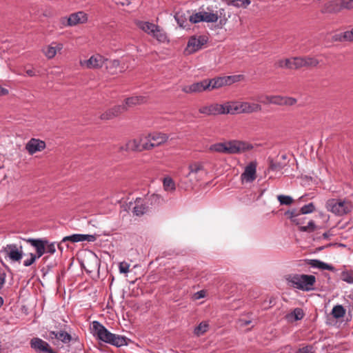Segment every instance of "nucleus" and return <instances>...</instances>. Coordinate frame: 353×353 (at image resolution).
Listing matches in <instances>:
<instances>
[{"label": "nucleus", "instance_id": "54", "mask_svg": "<svg viewBox=\"0 0 353 353\" xmlns=\"http://www.w3.org/2000/svg\"><path fill=\"white\" fill-rule=\"evenodd\" d=\"M29 256H30L29 259H27L23 261V265L26 266V267L30 266L31 265H32L36 261H35L34 254L30 253Z\"/></svg>", "mask_w": 353, "mask_h": 353}, {"label": "nucleus", "instance_id": "44", "mask_svg": "<svg viewBox=\"0 0 353 353\" xmlns=\"http://www.w3.org/2000/svg\"><path fill=\"white\" fill-rule=\"evenodd\" d=\"M314 210H315V207H314V204L312 203H310L308 204L303 205L301 208L300 212H301V214H307L312 213V212H314Z\"/></svg>", "mask_w": 353, "mask_h": 353}, {"label": "nucleus", "instance_id": "36", "mask_svg": "<svg viewBox=\"0 0 353 353\" xmlns=\"http://www.w3.org/2000/svg\"><path fill=\"white\" fill-rule=\"evenodd\" d=\"M341 279L347 283L353 284V271L343 270L341 274Z\"/></svg>", "mask_w": 353, "mask_h": 353}, {"label": "nucleus", "instance_id": "16", "mask_svg": "<svg viewBox=\"0 0 353 353\" xmlns=\"http://www.w3.org/2000/svg\"><path fill=\"white\" fill-rule=\"evenodd\" d=\"M4 252L14 261H19L23 256L22 247L19 248L16 244H9L4 248Z\"/></svg>", "mask_w": 353, "mask_h": 353}, {"label": "nucleus", "instance_id": "11", "mask_svg": "<svg viewBox=\"0 0 353 353\" xmlns=\"http://www.w3.org/2000/svg\"><path fill=\"white\" fill-rule=\"evenodd\" d=\"M105 61V59L103 56L96 54L91 56L88 60L81 61L80 65L88 69H97L103 66Z\"/></svg>", "mask_w": 353, "mask_h": 353}, {"label": "nucleus", "instance_id": "19", "mask_svg": "<svg viewBox=\"0 0 353 353\" xmlns=\"http://www.w3.org/2000/svg\"><path fill=\"white\" fill-rule=\"evenodd\" d=\"M240 114H252L260 112L262 107L259 103L240 101Z\"/></svg>", "mask_w": 353, "mask_h": 353}, {"label": "nucleus", "instance_id": "25", "mask_svg": "<svg viewBox=\"0 0 353 353\" xmlns=\"http://www.w3.org/2000/svg\"><path fill=\"white\" fill-rule=\"evenodd\" d=\"M104 65L110 74H116L118 72H122V69L119 68V61L117 59L109 60L105 59Z\"/></svg>", "mask_w": 353, "mask_h": 353}, {"label": "nucleus", "instance_id": "20", "mask_svg": "<svg viewBox=\"0 0 353 353\" xmlns=\"http://www.w3.org/2000/svg\"><path fill=\"white\" fill-rule=\"evenodd\" d=\"M63 46L61 43L52 42L43 48L42 52L48 59H50L54 58L57 53L63 49Z\"/></svg>", "mask_w": 353, "mask_h": 353}, {"label": "nucleus", "instance_id": "4", "mask_svg": "<svg viewBox=\"0 0 353 353\" xmlns=\"http://www.w3.org/2000/svg\"><path fill=\"white\" fill-rule=\"evenodd\" d=\"M138 27L147 34L155 38L159 42L168 40L165 32L159 26L148 21H138Z\"/></svg>", "mask_w": 353, "mask_h": 353}, {"label": "nucleus", "instance_id": "5", "mask_svg": "<svg viewBox=\"0 0 353 353\" xmlns=\"http://www.w3.org/2000/svg\"><path fill=\"white\" fill-rule=\"evenodd\" d=\"M168 139L165 134L161 132H153L145 136H143V142L146 150H150L154 147L164 143Z\"/></svg>", "mask_w": 353, "mask_h": 353}, {"label": "nucleus", "instance_id": "55", "mask_svg": "<svg viewBox=\"0 0 353 353\" xmlns=\"http://www.w3.org/2000/svg\"><path fill=\"white\" fill-rule=\"evenodd\" d=\"M297 100L295 98L290 97H283V105H293L296 103Z\"/></svg>", "mask_w": 353, "mask_h": 353}, {"label": "nucleus", "instance_id": "61", "mask_svg": "<svg viewBox=\"0 0 353 353\" xmlns=\"http://www.w3.org/2000/svg\"><path fill=\"white\" fill-rule=\"evenodd\" d=\"M45 252H46V250H45L36 251V254H34L35 261L37 259H39L40 257H41L44 254Z\"/></svg>", "mask_w": 353, "mask_h": 353}, {"label": "nucleus", "instance_id": "50", "mask_svg": "<svg viewBox=\"0 0 353 353\" xmlns=\"http://www.w3.org/2000/svg\"><path fill=\"white\" fill-rule=\"evenodd\" d=\"M130 264L125 261L120 262L119 264V270L120 273H128L129 272Z\"/></svg>", "mask_w": 353, "mask_h": 353}, {"label": "nucleus", "instance_id": "46", "mask_svg": "<svg viewBox=\"0 0 353 353\" xmlns=\"http://www.w3.org/2000/svg\"><path fill=\"white\" fill-rule=\"evenodd\" d=\"M79 242L81 241H88V242H93L96 240V237L94 235L92 234H79Z\"/></svg>", "mask_w": 353, "mask_h": 353}, {"label": "nucleus", "instance_id": "59", "mask_svg": "<svg viewBox=\"0 0 353 353\" xmlns=\"http://www.w3.org/2000/svg\"><path fill=\"white\" fill-rule=\"evenodd\" d=\"M6 274L5 272H2L0 274V290L3 288L5 282H6Z\"/></svg>", "mask_w": 353, "mask_h": 353}, {"label": "nucleus", "instance_id": "10", "mask_svg": "<svg viewBox=\"0 0 353 353\" xmlns=\"http://www.w3.org/2000/svg\"><path fill=\"white\" fill-rule=\"evenodd\" d=\"M44 338L51 341L52 344L57 345L59 341L63 343H69L72 340V336L65 331L54 332L50 331L44 336Z\"/></svg>", "mask_w": 353, "mask_h": 353}, {"label": "nucleus", "instance_id": "45", "mask_svg": "<svg viewBox=\"0 0 353 353\" xmlns=\"http://www.w3.org/2000/svg\"><path fill=\"white\" fill-rule=\"evenodd\" d=\"M190 21L192 23H197L203 21L201 12H196L190 16Z\"/></svg>", "mask_w": 353, "mask_h": 353}, {"label": "nucleus", "instance_id": "39", "mask_svg": "<svg viewBox=\"0 0 353 353\" xmlns=\"http://www.w3.org/2000/svg\"><path fill=\"white\" fill-rule=\"evenodd\" d=\"M224 77L225 79V82L227 83V85H231L234 83L239 82L243 79V76L242 74L225 76Z\"/></svg>", "mask_w": 353, "mask_h": 353}, {"label": "nucleus", "instance_id": "34", "mask_svg": "<svg viewBox=\"0 0 353 353\" xmlns=\"http://www.w3.org/2000/svg\"><path fill=\"white\" fill-rule=\"evenodd\" d=\"M228 5L236 8H247L251 3L250 0H225Z\"/></svg>", "mask_w": 353, "mask_h": 353}, {"label": "nucleus", "instance_id": "56", "mask_svg": "<svg viewBox=\"0 0 353 353\" xmlns=\"http://www.w3.org/2000/svg\"><path fill=\"white\" fill-rule=\"evenodd\" d=\"M343 38L346 41H353V28L350 31L343 32Z\"/></svg>", "mask_w": 353, "mask_h": 353}, {"label": "nucleus", "instance_id": "51", "mask_svg": "<svg viewBox=\"0 0 353 353\" xmlns=\"http://www.w3.org/2000/svg\"><path fill=\"white\" fill-rule=\"evenodd\" d=\"M283 97L281 95H273L271 104L277 105H283Z\"/></svg>", "mask_w": 353, "mask_h": 353}, {"label": "nucleus", "instance_id": "9", "mask_svg": "<svg viewBox=\"0 0 353 353\" xmlns=\"http://www.w3.org/2000/svg\"><path fill=\"white\" fill-rule=\"evenodd\" d=\"M199 112L207 117L223 114V103H209L201 106Z\"/></svg>", "mask_w": 353, "mask_h": 353}, {"label": "nucleus", "instance_id": "49", "mask_svg": "<svg viewBox=\"0 0 353 353\" xmlns=\"http://www.w3.org/2000/svg\"><path fill=\"white\" fill-rule=\"evenodd\" d=\"M273 95H261L258 97V101L263 104H271Z\"/></svg>", "mask_w": 353, "mask_h": 353}, {"label": "nucleus", "instance_id": "15", "mask_svg": "<svg viewBox=\"0 0 353 353\" xmlns=\"http://www.w3.org/2000/svg\"><path fill=\"white\" fill-rule=\"evenodd\" d=\"M256 162L251 161L245 168L244 172L241 174V179L245 182L251 183L256 177Z\"/></svg>", "mask_w": 353, "mask_h": 353}, {"label": "nucleus", "instance_id": "43", "mask_svg": "<svg viewBox=\"0 0 353 353\" xmlns=\"http://www.w3.org/2000/svg\"><path fill=\"white\" fill-rule=\"evenodd\" d=\"M293 70H298L304 67V61L303 57H294L292 60Z\"/></svg>", "mask_w": 353, "mask_h": 353}, {"label": "nucleus", "instance_id": "32", "mask_svg": "<svg viewBox=\"0 0 353 353\" xmlns=\"http://www.w3.org/2000/svg\"><path fill=\"white\" fill-rule=\"evenodd\" d=\"M292 60H293V57L289 58V59H281L276 62V65L278 68L293 70Z\"/></svg>", "mask_w": 353, "mask_h": 353}, {"label": "nucleus", "instance_id": "1", "mask_svg": "<svg viewBox=\"0 0 353 353\" xmlns=\"http://www.w3.org/2000/svg\"><path fill=\"white\" fill-rule=\"evenodd\" d=\"M92 330L94 336L104 343L114 345L116 347H121L128 345L129 339L123 336L114 334L110 332L104 325L99 321L92 322Z\"/></svg>", "mask_w": 353, "mask_h": 353}, {"label": "nucleus", "instance_id": "23", "mask_svg": "<svg viewBox=\"0 0 353 353\" xmlns=\"http://www.w3.org/2000/svg\"><path fill=\"white\" fill-rule=\"evenodd\" d=\"M27 243L34 247L36 251L45 250L46 245L48 243V241L46 239H24Z\"/></svg>", "mask_w": 353, "mask_h": 353}, {"label": "nucleus", "instance_id": "12", "mask_svg": "<svg viewBox=\"0 0 353 353\" xmlns=\"http://www.w3.org/2000/svg\"><path fill=\"white\" fill-rule=\"evenodd\" d=\"M209 85L207 83V79H205L191 85H184L182 87L181 90L186 94L200 93L208 90Z\"/></svg>", "mask_w": 353, "mask_h": 353}, {"label": "nucleus", "instance_id": "57", "mask_svg": "<svg viewBox=\"0 0 353 353\" xmlns=\"http://www.w3.org/2000/svg\"><path fill=\"white\" fill-rule=\"evenodd\" d=\"M206 295V292L205 290H200L194 294L193 298L194 300H199L202 298H204Z\"/></svg>", "mask_w": 353, "mask_h": 353}, {"label": "nucleus", "instance_id": "33", "mask_svg": "<svg viewBox=\"0 0 353 353\" xmlns=\"http://www.w3.org/2000/svg\"><path fill=\"white\" fill-rule=\"evenodd\" d=\"M208 323L207 322L203 321L194 328V334L198 336H201L208 331Z\"/></svg>", "mask_w": 353, "mask_h": 353}, {"label": "nucleus", "instance_id": "6", "mask_svg": "<svg viewBox=\"0 0 353 353\" xmlns=\"http://www.w3.org/2000/svg\"><path fill=\"white\" fill-rule=\"evenodd\" d=\"M88 20V14L83 11H79L72 13L68 17H62L61 19V23L65 27H72L79 24L85 23Z\"/></svg>", "mask_w": 353, "mask_h": 353}, {"label": "nucleus", "instance_id": "52", "mask_svg": "<svg viewBox=\"0 0 353 353\" xmlns=\"http://www.w3.org/2000/svg\"><path fill=\"white\" fill-rule=\"evenodd\" d=\"M314 347L312 345H307L304 347H300L297 353H314Z\"/></svg>", "mask_w": 353, "mask_h": 353}, {"label": "nucleus", "instance_id": "63", "mask_svg": "<svg viewBox=\"0 0 353 353\" xmlns=\"http://www.w3.org/2000/svg\"><path fill=\"white\" fill-rule=\"evenodd\" d=\"M8 93V90L6 88L0 86V96L6 95Z\"/></svg>", "mask_w": 353, "mask_h": 353}, {"label": "nucleus", "instance_id": "24", "mask_svg": "<svg viewBox=\"0 0 353 353\" xmlns=\"http://www.w3.org/2000/svg\"><path fill=\"white\" fill-rule=\"evenodd\" d=\"M207 83H209L208 91L219 89L227 85L224 77H219L213 79H207Z\"/></svg>", "mask_w": 353, "mask_h": 353}, {"label": "nucleus", "instance_id": "47", "mask_svg": "<svg viewBox=\"0 0 353 353\" xmlns=\"http://www.w3.org/2000/svg\"><path fill=\"white\" fill-rule=\"evenodd\" d=\"M79 234H72V235H70V236H66L65 237L63 238L62 241H61V243H64V242H66V241H70V242H72V243H77V242H79Z\"/></svg>", "mask_w": 353, "mask_h": 353}, {"label": "nucleus", "instance_id": "41", "mask_svg": "<svg viewBox=\"0 0 353 353\" xmlns=\"http://www.w3.org/2000/svg\"><path fill=\"white\" fill-rule=\"evenodd\" d=\"M277 199L281 205H290L293 202V199L290 196L281 194L277 196Z\"/></svg>", "mask_w": 353, "mask_h": 353}, {"label": "nucleus", "instance_id": "64", "mask_svg": "<svg viewBox=\"0 0 353 353\" xmlns=\"http://www.w3.org/2000/svg\"><path fill=\"white\" fill-rule=\"evenodd\" d=\"M330 236V234L329 232H324L323 234V237L326 239H328Z\"/></svg>", "mask_w": 353, "mask_h": 353}, {"label": "nucleus", "instance_id": "53", "mask_svg": "<svg viewBox=\"0 0 353 353\" xmlns=\"http://www.w3.org/2000/svg\"><path fill=\"white\" fill-rule=\"evenodd\" d=\"M56 252V244L54 242L49 243L46 245V252L53 254Z\"/></svg>", "mask_w": 353, "mask_h": 353}, {"label": "nucleus", "instance_id": "27", "mask_svg": "<svg viewBox=\"0 0 353 353\" xmlns=\"http://www.w3.org/2000/svg\"><path fill=\"white\" fill-rule=\"evenodd\" d=\"M148 206L143 203V199L137 198L133 207V213L137 216H141L148 211Z\"/></svg>", "mask_w": 353, "mask_h": 353}, {"label": "nucleus", "instance_id": "14", "mask_svg": "<svg viewBox=\"0 0 353 353\" xmlns=\"http://www.w3.org/2000/svg\"><path fill=\"white\" fill-rule=\"evenodd\" d=\"M208 41L206 36L200 35L199 37H191L188 42V50L190 53H193L200 50Z\"/></svg>", "mask_w": 353, "mask_h": 353}, {"label": "nucleus", "instance_id": "62", "mask_svg": "<svg viewBox=\"0 0 353 353\" xmlns=\"http://www.w3.org/2000/svg\"><path fill=\"white\" fill-rule=\"evenodd\" d=\"M26 74L28 77H34L35 76V72L32 69H29L26 70Z\"/></svg>", "mask_w": 353, "mask_h": 353}, {"label": "nucleus", "instance_id": "42", "mask_svg": "<svg viewBox=\"0 0 353 353\" xmlns=\"http://www.w3.org/2000/svg\"><path fill=\"white\" fill-rule=\"evenodd\" d=\"M285 214L288 215V217L292 222L296 223V224H299V221L297 217L301 215L300 211L297 212L296 210H292L291 211L288 210L285 212Z\"/></svg>", "mask_w": 353, "mask_h": 353}, {"label": "nucleus", "instance_id": "8", "mask_svg": "<svg viewBox=\"0 0 353 353\" xmlns=\"http://www.w3.org/2000/svg\"><path fill=\"white\" fill-rule=\"evenodd\" d=\"M353 8V0H331L327 4L325 9L329 12H336L341 9L350 10Z\"/></svg>", "mask_w": 353, "mask_h": 353}, {"label": "nucleus", "instance_id": "28", "mask_svg": "<svg viewBox=\"0 0 353 353\" xmlns=\"http://www.w3.org/2000/svg\"><path fill=\"white\" fill-rule=\"evenodd\" d=\"M307 263L312 268H318L320 270H326L330 271H334V268L328 263L323 262L318 259H310L308 260Z\"/></svg>", "mask_w": 353, "mask_h": 353}, {"label": "nucleus", "instance_id": "26", "mask_svg": "<svg viewBox=\"0 0 353 353\" xmlns=\"http://www.w3.org/2000/svg\"><path fill=\"white\" fill-rule=\"evenodd\" d=\"M146 101V98L143 96H135L127 98L124 105H120L121 106H125V110L128 108H132L134 105L143 103Z\"/></svg>", "mask_w": 353, "mask_h": 353}, {"label": "nucleus", "instance_id": "58", "mask_svg": "<svg viewBox=\"0 0 353 353\" xmlns=\"http://www.w3.org/2000/svg\"><path fill=\"white\" fill-rule=\"evenodd\" d=\"M182 17V16L179 15V14H176L174 18L178 23V25L181 27V28H185V26L184 25V21L183 19H181V18Z\"/></svg>", "mask_w": 353, "mask_h": 353}, {"label": "nucleus", "instance_id": "35", "mask_svg": "<svg viewBox=\"0 0 353 353\" xmlns=\"http://www.w3.org/2000/svg\"><path fill=\"white\" fill-rule=\"evenodd\" d=\"M209 150L211 152H216L219 153L226 154L225 142L212 144L210 146Z\"/></svg>", "mask_w": 353, "mask_h": 353}, {"label": "nucleus", "instance_id": "17", "mask_svg": "<svg viewBox=\"0 0 353 353\" xmlns=\"http://www.w3.org/2000/svg\"><path fill=\"white\" fill-rule=\"evenodd\" d=\"M121 150L142 151L146 150L143 142V136L139 139L129 140L124 145L120 148Z\"/></svg>", "mask_w": 353, "mask_h": 353}, {"label": "nucleus", "instance_id": "3", "mask_svg": "<svg viewBox=\"0 0 353 353\" xmlns=\"http://www.w3.org/2000/svg\"><path fill=\"white\" fill-rule=\"evenodd\" d=\"M352 208L351 202L345 199H331L326 202L327 210L337 216L348 214Z\"/></svg>", "mask_w": 353, "mask_h": 353}, {"label": "nucleus", "instance_id": "37", "mask_svg": "<svg viewBox=\"0 0 353 353\" xmlns=\"http://www.w3.org/2000/svg\"><path fill=\"white\" fill-rule=\"evenodd\" d=\"M289 316L294 321H299L303 318L304 312L301 308L296 307L290 314Z\"/></svg>", "mask_w": 353, "mask_h": 353}, {"label": "nucleus", "instance_id": "31", "mask_svg": "<svg viewBox=\"0 0 353 353\" xmlns=\"http://www.w3.org/2000/svg\"><path fill=\"white\" fill-rule=\"evenodd\" d=\"M345 309L341 305H336L334 306L332 310V315L335 319H340L344 316L345 314Z\"/></svg>", "mask_w": 353, "mask_h": 353}, {"label": "nucleus", "instance_id": "60", "mask_svg": "<svg viewBox=\"0 0 353 353\" xmlns=\"http://www.w3.org/2000/svg\"><path fill=\"white\" fill-rule=\"evenodd\" d=\"M117 4H121V6H128L132 0H113Z\"/></svg>", "mask_w": 353, "mask_h": 353}, {"label": "nucleus", "instance_id": "22", "mask_svg": "<svg viewBox=\"0 0 353 353\" xmlns=\"http://www.w3.org/2000/svg\"><path fill=\"white\" fill-rule=\"evenodd\" d=\"M125 111V106L117 105L112 109L108 110L101 115V119L103 120L111 119L114 117L118 116L121 112Z\"/></svg>", "mask_w": 353, "mask_h": 353}, {"label": "nucleus", "instance_id": "48", "mask_svg": "<svg viewBox=\"0 0 353 353\" xmlns=\"http://www.w3.org/2000/svg\"><path fill=\"white\" fill-rule=\"evenodd\" d=\"M316 225L313 221H310L307 225L301 226L300 230L303 232H312L315 230Z\"/></svg>", "mask_w": 353, "mask_h": 353}, {"label": "nucleus", "instance_id": "29", "mask_svg": "<svg viewBox=\"0 0 353 353\" xmlns=\"http://www.w3.org/2000/svg\"><path fill=\"white\" fill-rule=\"evenodd\" d=\"M201 14L203 17V21L207 23L216 22L219 18L216 12L202 11Z\"/></svg>", "mask_w": 353, "mask_h": 353}, {"label": "nucleus", "instance_id": "7", "mask_svg": "<svg viewBox=\"0 0 353 353\" xmlns=\"http://www.w3.org/2000/svg\"><path fill=\"white\" fill-rule=\"evenodd\" d=\"M226 154H241L253 148V145L245 141L232 140L225 142Z\"/></svg>", "mask_w": 353, "mask_h": 353}, {"label": "nucleus", "instance_id": "38", "mask_svg": "<svg viewBox=\"0 0 353 353\" xmlns=\"http://www.w3.org/2000/svg\"><path fill=\"white\" fill-rule=\"evenodd\" d=\"M304 67H316L319 64V61L312 57H303Z\"/></svg>", "mask_w": 353, "mask_h": 353}, {"label": "nucleus", "instance_id": "13", "mask_svg": "<svg viewBox=\"0 0 353 353\" xmlns=\"http://www.w3.org/2000/svg\"><path fill=\"white\" fill-rule=\"evenodd\" d=\"M30 347L37 353H57L53 351L50 345L40 338H33L30 341Z\"/></svg>", "mask_w": 353, "mask_h": 353}, {"label": "nucleus", "instance_id": "30", "mask_svg": "<svg viewBox=\"0 0 353 353\" xmlns=\"http://www.w3.org/2000/svg\"><path fill=\"white\" fill-rule=\"evenodd\" d=\"M189 172L186 176H190L192 174H197L201 171L204 170L203 163L201 162H194L189 165Z\"/></svg>", "mask_w": 353, "mask_h": 353}, {"label": "nucleus", "instance_id": "2", "mask_svg": "<svg viewBox=\"0 0 353 353\" xmlns=\"http://www.w3.org/2000/svg\"><path fill=\"white\" fill-rule=\"evenodd\" d=\"M285 279L294 288L305 292L313 290L316 283V277L310 274H290Z\"/></svg>", "mask_w": 353, "mask_h": 353}, {"label": "nucleus", "instance_id": "18", "mask_svg": "<svg viewBox=\"0 0 353 353\" xmlns=\"http://www.w3.org/2000/svg\"><path fill=\"white\" fill-rule=\"evenodd\" d=\"M45 148L46 143L43 141L34 138L31 139L26 145V149L30 154L42 151Z\"/></svg>", "mask_w": 353, "mask_h": 353}, {"label": "nucleus", "instance_id": "21", "mask_svg": "<svg viewBox=\"0 0 353 353\" xmlns=\"http://www.w3.org/2000/svg\"><path fill=\"white\" fill-rule=\"evenodd\" d=\"M223 114H240V101H228L223 103Z\"/></svg>", "mask_w": 353, "mask_h": 353}, {"label": "nucleus", "instance_id": "40", "mask_svg": "<svg viewBox=\"0 0 353 353\" xmlns=\"http://www.w3.org/2000/svg\"><path fill=\"white\" fill-rule=\"evenodd\" d=\"M163 187L166 191H173L176 188L174 181L170 177L163 179Z\"/></svg>", "mask_w": 353, "mask_h": 353}]
</instances>
